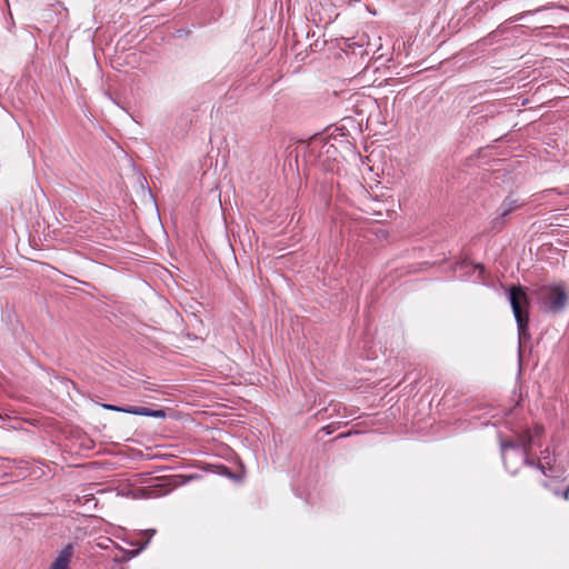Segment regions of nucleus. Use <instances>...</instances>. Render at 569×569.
Returning <instances> with one entry per match:
<instances>
[{
  "instance_id": "1",
  "label": "nucleus",
  "mask_w": 569,
  "mask_h": 569,
  "mask_svg": "<svg viewBox=\"0 0 569 569\" xmlns=\"http://www.w3.org/2000/svg\"><path fill=\"white\" fill-rule=\"evenodd\" d=\"M542 433L543 428L536 426L533 429H528L518 433L516 439L501 440L500 446L503 462L511 473H516L523 465H532L530 450Z\"/></svg>"
},
{
  "instance_id": "2",
  "label": "nucleus",
  "mask_w": 569,
  "mask_h": 569,
  "mask_svg": "<svg viewBox=\"0 0 569 569\" xmlns=\"http://www.w3.org/2000/svg\"><path fill=\"white\" fill-rule=\"evenodd\" d=\"M508 299L517 322L519 338L527 336L529 323V299L522 287H511L508 292Z\"/></svg>"
},
{
  "instance_id": "3",
  "label": "nucleus",
  "mask_w": 569,
  "mask_h": 569,
  "mask_svg": "<svg viewBox=\"0 0 569 569\" xmlns=\"http://www.w3.org/2000/svg\"><path fill=\"white\" fill-rule=\"evenodd\" d=\"M536 297L540 307L551 313L561 312L568 303V295L561 284L542 286Z\"/></svg>"
},
{
  "instance_id": "4",
  "label": "nucleus",
  "mask_w": 569,
  "mask_h": 569,
  "mask_svg": "<svg viewBox=\"0 0 569 569\" xmlns=\"http://www.w3.org/2000/svg\"><path fill=\"white\" fill-rule=\"evenodd\" d=\"M102 408L112 411L126 412L136 416H146L153 418H164L166 413L163 410H152L146 407H118L114 405L103 403Z\"/></svg>"
},
{
  "instance_id": "5",
  "label": "nucleus",
  "mask_w": 569,
  "mask_h": 569,
  "mask_svg": "<svg viewBox=\"0 0 569 569\" xmlns=\"http://www.w3.org/2000/svg\"><path fill=\"white\" fill-rule=\"evenodd\" d=\"M73 557V546L71 543L64 546L53 560L50 569H70V563Z\"/></svg>"
},
{
  "instance_id": "6",
  "label": "nucleus",
  "mask_w": 569,
  "mask_h": 569,
  "mask_svg": "<svg viewBox=\"0 0 569 569\" xmlns=\"http://www.w3.org/2000/svg\"><path fill=\"white\" fill-rule=\"evenodd\" d=\"M552 459L548 449L541 451V459L538 462L532 460L531 467L538 468L545 476H549V472L552 471Z\"/></svg>"
},
{
  "instance_id": "7",
  "label": "nucleus",
  "mask_w": 569,
  "mask_h": 569,
  "mask_svg": "<svg viewBox=\"0 0 569 569\" xmlns=\"http://www.w3.org/2000/svg\"><path fill=\"white\" fill-rule=\"evenodd\" d=\"M518 207H520V204L518 203L517 200L512 199V198H507L501 207H500V213H501V217H507L509 213H511L513 210H516Z\"/></svg>"
},
{
  "instance_id": "8",
  "label": "nucleus",
  "mask_w": 569,
  "mask_h": 569,
  "mask_svg": "<svg viewBox=\"0 0 569 569\" xmlns=\"http://www.w3.org/2000/svg\"><path fill=\"white\" fill-rule=\"evenodd\" d=\"M503 224L505 217H501V213L499 212V214L491 221V230L499 231L502 229Z\"/></svg>"
},
{
  "instance_id": "9",
  "label": "nucleus",
  "mask_w": 569,
  "mask_h": 569,
  "mask_svg": "<svg viewBox=\"0 0 569 569\" xmlns=\"http://www.w3.org/2000/svg\"><path fill=\"white\" fill-rule=\"evenodd\" d=\"M134 497L136 498H149V497H151L150 490L146 489V488L138 489Z\"/></svg>"
},
{
  "instance_id": "10",
  "label": "nucleus",
  "mask_w": 569,
  "mask_h": 569,
  "mask_svg": "<svg viewBox=\"0 0 569 569\" xmlns=\"http://www.w3.org/2000/svg\"><path fill=\"white\" fill-rule=\"evenodd\" d=\"M154 533H156L154 529H149L143 532V535L147 536V541L142 548H144L149 543L150 539L154 536Z\"/></svg>"
},
{
  "instance_id": "11",
  "label": "nucleus",
  "mask_w": 569,
  "mask_h": 569,
  "mask_svg": "<svg viewBox=\"0 0 569 569\" xmlns=\"http://www.w3.org/2000/svg\"><path fill=\"white\" fill-rule=\"evenodd\" d=\"M568 496H569V487L565 490L563 498L568 499Z\"/></svg>"
}]
</instances>
